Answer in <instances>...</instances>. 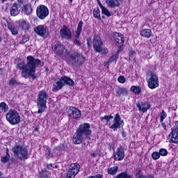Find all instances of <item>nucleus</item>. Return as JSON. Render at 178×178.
<instances>
[{
	"mask_svg": "<svg viewBox=\"0 0 178 178\" xmlns=\"http://www.w3.org/2000/svg\"><path fill=\"white\" fill-rule=\"evenodd\" d=\"M26 62V64L24 62H20L17 65V69L22 70L21 76L24 79L33 77L34 74H35V68L41 65V60L40 59L34 58L31 56L27 57Z\"/></svg>",
	"mask_w": 178,
	"mask_h": 178,
	"instance_id": "1",
	"label": "nucleus"
},
{
	"mask_svg": "<svg viewBox=\"0 0 178 178\" xmlns=\"http://www.w3.org/2000/svg\"><path fill=\"white\" fill-rule=\"evenodd\" d=\"M65 57L67 58V62L72 67H77V66H81L86 62V58L83 55L80 53H77L76 51L69 53L67 51L65 52Z\"/></svg>",
	"mask_w": 178,
	"mask_h": 178,
	"instance_id": "2",
	"label": "nucleus"
},
{
	"mask_svg": "<svg viewBox=\"0 0 178 178\" xmlns=\"http://www.w3.org/2000/svg\"><path fill=\"white\" fill-rule=\"evenodd\" d=\"M49 97L48 93L45 90L39 92L37 98L38 113H43L45 109H47V101H48Z\"/></svg>",
	"mask_w": 178,
	"mask_h": 178,
	"instance_id": "3",
	"label": "nucleus"
},
{
	"mask_svg": "<svg viewBox=\"0 0 178 178\" xmlns=\"http://www.w3.org/2000/svg\"><path fill=\"white\" fill-rule=\"evenodd\" d=\"M65 85L73 87V86H74V81L70 79V77L66 76H62L59 80L54 82L53 85V91L55 92L59 91V90H62Z\"/></svg>",
	"mask_w": 178,
	"mask_h": 178,
	"instance_id": "4",
	"label": "nucleus"
},
{
	"mask_svg": "<svg viewBox=\"0 0 178 178\" xmlns=\"http://www.w3.org/2000/svg\"><path fill=\"white\" fill-rule=\"evenodd\" d=\"M13 152L20 161H26V159H29V156H30L27 148L20 145H15L13 147Z\"/></svg>",
	"mask_w": 178,
	"mask_h": 178,
	"instance_id": "5",
	"label": "nucleus"
},
{
	"mask_svg": "<svg viewBox=\"0 0 178 178\" xmlns=\"http://www.w3.org/2000/svg\"><path fill=\"white\" fill-rule=\"evenodd\" d=\"M6 119L12 126H16L20 123V113L15 109H10L6 115Z\"/></svg>",
	"mask_w": 178,
	"mask_h": 178,
	"instance_id": "6",
	"label": "nucleus"
},
{
	"mask_svg": "<svg viewBox=\"0 0 178 178\" xmlns=\"http://www.w3.org/2000/svg\"><path fill=\"white\" fill-rule=\"evenodd\" d=\"M147 86L151 90L159 87V79H158V76L152 72L147 76Z\"/></svg>",
	"mask_w": 178,
	"mask_h": 178,
	"instance_id": "7",
	"label": "nucleus"
},
{
	"mask_svg": "<svg viewBox=\"0 0 178 178\" xmlns=\"http://www.w3.org/2000/svg\"><path fill=\"white\" fill-rule=\"evenodd\" d=\"M124 125V122L123 121L122 118H120V115L119 113H117L114 117L113 123L110 125L109 129H112L113 131H118V129H120V127Z\"/></svg>",
	"mask_w": 178,
	"mask_h": 178,
	"instance_id": "8",
	"label": "nucleus"
},
{
	"mask_svg": "<svg viewBox=\"0 0 178 178\" xmlns=\"http://www.w3.org/2000/svg\"><path fill=\"white\" fill-rule=\"evenodd\" d=\"M36 15L39 19L44 20L49 15V10L44 5L38 6L36 9Z\"/></svg>",
	"mask_w": 178,
	"mask_h": 178,
	"instance_id": "9",
	"label": "nucleus"
},
{
	"mask_svg": "<svg viewBox=\"0 0 178 178\" xmlns=\"http://www.w3.org/2000/svg\"><path fill=\"white\" fill-rule=\"evenodd\" d=\"M67 113L70 118L72 119H79L81 117V111L79 108L74 106H69L66 108Z\"/></svg>",
	"mask_w": 178,
	"mask_h": 178,
	"instance_id": "10",
	"label": "nucleus"
},
{
	"mask_svg": "<svg viewBox=\"0 0 178 178\" xmlns=\"http://www.w3.org/2000/svg\"><path fill=\"white\" fill-rule=\"evenodd\" d=\"M90 124L88 123L81 124L79 126L76 131L79 132L81 134H82V136L87 138L91 134V130H90Z\"/></svg>",
	"mask_w": 178,
	"mask_h": 178,
	"instance_id": "11",
	"label": "nucleus"
},
{
	"mask_svg": "<svg viewBox=\"0 0 178 178\" xmlns=\"http://www.w3.org/2000/svg\"><path fill=\"white\" fill-rule=\"evenodd\" d=\"M83 30V21H80L77 26V29L76 31L75 39L74 40V45L76 47H81V42L79 38H80V34Z\"/></svg>",
	"mask_w": 178,
	"mask_h": 178,
	"instance_id": "12",
	"label": "nucleus"
},
{
	"mask_svg": "<svg viewBox=\"0 0 178 178\" xmlns=\"http://www.w3.org/2000/svg\"><path fill=\"white\" fill-rule=\"evenodd\" d=\"M114 40L116 47H118L119 49H122V47L124 45V35L122 33H115Z\"/></svg>",
	"mask_w": 178,
	"mask_h": 178,
	"instance_id": "13",
	"label": "nucleus"
},
{
	"mask_svg": "<svg viewBox=\"0 0 178 178\" xmlns=\"http://www.w3.org/2000/svg\"><path fill=\"white\" fill-rule=\"evenodd\" d=\"M34 31L38 35H40V37H43L44 38L48 36V28L44 25H38L35 27Z\"/></svg>",
	"mask_w": 178,
	"mask_h": 178,
	"instance_id": "14",
	"label": "nucleus"
},
{
	"mask_svg": "<svg viewBox=\"0 0 178 178\" xmlns=\"http://www.w3.org/2000/svg\"><path fill=\"white\" fill-rule=\"evenodd\" d=\"M60 35L64 40H70L72 39V31L69 27L64 25L60 30Z\"/></svg>",
	"mask_w": 178,
	"mask_h": 178,
	"instance_id": "15",
	"label": "nucleus"
},
{
	"mask_svg": "<svg viewBox=\"0 0 178 178\" xmlns=\"http://www.w3.org/2000/svg\"><path fill=\"white\" fill-rule=\"evenodd\" d=\"M114 161H123L124 159V150L122 147H118L114 153Z\"/></svg>",
	"mask_w": 178,
	"mask_h": 178,
	"instance_id": "16",
	"label": "nucleus"
},
{
	"mask_svg": "<svg viewBox=\"0 0 178 178\" xmlns=\"http://www.w3.org/2000/svg\"><path fill=\"white\" fill-rule=\"evenodd\" d=\"M92 44H93V48L95 51H99V47L104 45V43L102 42V40L101 39V37L98 35H95L92 40Z\"/></svg>",
	"mask_w": 178,
	"mask_h": 178,
	"instance_id": "17",
	"label": "nucleus"
},
{
	"mask_svg": "<svg viewBox=\"0 0 178 178\" xmlns=\"http://www.w3.org/2000/svg\"><path fill=\"white\" fill-rule=\"evenodd\" d=\"M52 50L56 55L60 56L65 52V46L61 44H56L52 46Z\"/></svg>",
	"mask_w": 178,
	"mask_h": 178,
	"instance_id": "18",
	"label": "nucleus"
},
{
	"mask_svg": "<svg viewBox=\"0 0 178 178\" xmlns=\"http://www.w3.org/2000/svg\"><path fill=\"white\" fill-rule=\"evenodd\" d=\"M137 108H138L140 112H142V113H145L149 108H151V104L148 103V102H142L140 103H138Z\"/></svg>",
	"mask_w": 178,
	"mask_h": 178,
	"instance_id": "19",
	"label": "nucleus"
},
{
	"mask_svg": "<svg viewBox=\"0 0 178 178\" xmlns=\"http://www.w3.org/2000/svg\"><path fill=\"white\" fill-rule=\"evenodd\" d=\"M84 138H86L83 136V134H81V133L76 131L73 136L72 141L74 144H81Z\"/></svg>",
	"mask_w": 178,
	"mask_h": 178,
	"instance_id": "20",
	"label": "nucleus"
},
{
	"mask_svg": "<svg viewBox=\"0 0 178 178\" xmlns=\"http://www.w3.org/2000/svg\"><path fill=\"white\" fill-rule=\"evenodd\" d=\"M79 171H80V164L75 163H72L70 165L69 170L67 172L76 176Z\"/></svg>",
	"mask_w": 178,
	"mask_h": 178,
	"instance_id": "21",
	"label": "nucleus"
},
{
	"mask_svg": "<svg viewBox=\"0 0 178 178\" xmlns=\"http://www.w3.org/2000/svg\"><path fill=\"white\" fill-rule=\"evenodd\" d=\"M119 1L120 0H106V3L108 8L115 9V8H119L120 6Z\"/></svg>",
	"mask_w": 178,
	"mask_h": 178,
	"instance_id": "22",
	"label": "nucleus"
},
{
	"mask_svg": "<svg viewBox=\"0 0 178 178\" xmlns=\"http://www.w3.org/2000/svg\"><path fill=\"white\" fill-rule=\"evenodd\" d=\"M20 13V6L17 3H15L10 8L11 16H17Z\"/></svg>",
	"mask_w": 178,
	"mask_h": 178,
	"instance_id": "23",
	"label": "nucleus"
},
{
	"mask_svg": "<svg viewBox=\"0 0 178 178\" xmlns=\"http://www.w3.org/2000/svg\"><path fill=\"white\" fill-rule=\"evenodd\" d=\"M115 93H116L117 97H127V95H128L127 88H121L119 87L116 88Z\"/></svg>",
	"mask_w": 178,
	"mask_h": 178,
	"instance_id": "24",
	"label": "nucleus"
},
{
	"mask_svg": "<svg viewBox=\"0 0 178 178\" xmlns=\"http://www.w3.org/2000/svg\"><path fill=\"white\" fill-rule=\"evenodd\" d=\"M19 26L22 27V30L27 31L30 29V23L24 19H21L19 21Z\"/></svg>",
	"mask_w": 178,
	"mask_h": 178,
	"instance_id": "25",
	"label": "nucleus"
},
{
	"mask_svg": "<svg viewBox=\"0 0 178 178\" xmlns=\"http://www.w3.org/2000/svg\"><path fill=\"white\" fill-rule=\"evenodd\" d=\"M171 136L170 143H174V144H178V132L171 131L170 134Z\"/></svg>",
	"mask_w": 178,
	"mask_h": 178,
	"instance_id": "26",
	"label": "nucleus"
},
{
	"mask_svg": "<svg viewBox=\"0 0 178 178\" xmlns=\"http://www.w3.org/2000/svg\"><path fill=\"white\" fill-rule=\"evenodd\" d=\"M152 34V31L150 29H143L140 31V35L144 38H149Z\"/></svg>",
	"mask_w": 178,
	"mask_h": 178,
	"instance_id": "27",
	"label": "nucleus"
},
{
	"mask_svg": "<svg viewBox=\"0 0 178 178\" xmlns=\"http://www.w3.org/2000/svg\"><path fill=\"white\" fill-rule=\"evenodd\" d=\"M22 10L24 13V15H29L31 14V12H33V8H31V5L26 4L24 6Z\"/></svg>",
	"mask_w": 178,
	"mask_h": 178,
	"instance_id": "28",
	"label": "nucleus"
},
{
	"mask_svg": "<svg viewBox=\"0 0 178 178\" xmlns=\"http://www.w3.org/2000/svg\"><path fill=\"white\" fill-rule=\"evenodd\" d=\"M99 7L102 9V15H105L106 16H107V17L112 16V14L111 13V12H109V10H108V8H106L102 4H99Z\"/></svg>",
	"mask_w": 178,
	"mask_h": 178,
	"instance_id": "29",
	"label": "nucleus"
},
{
	"mask_svg": "<svg viewBox=\"0 0 178 178\" xmlns=\"http://www.w3.org/2000/svg\"><path fill=\"white\" fill-rule=\"evenodd\" d=\"M8 29L11 31L12 34L16 35L19 33L17 28L12 25V24H8Z\"/></svg>",
	"mask_w": 178,
	"mask_h": 178,
	"instance_id": "30",
	"label": "nucleus"
},
{
	"mask_svg": "<svg viewBox=\"0 0 178 178\" xmlns=\"http://www.w3.org/2000/svg\"><path fill=\"white\" fill-rule=\"evenodd\" d=\"M118 170H119V167L115 165V166L111 167V168H108V175H111L113 176V175H116V173H118Z\"/></svg>",
	"mask_w": 178,
	"mask_h": 178,
	"instance_id": "31",
	"label": "nucleus"
},
{
	"mask_svg": "<svg viewBox=\"0 0 178 178\" xmlns=\"http://www.w3.org/2000/svg\"><path fill=\"white\" fill-rule=\"evenodd\" d=\"M8 84L10 87H17V86H20V83L14 78L10 79Z\"/></svg>",
	"mask_w": 178,
	"mask_h": 178,
	"instance_id": "32",
	"label": "nucleus"
},
{
	"mask_svg": "<svg viewBox=\"0 0 178 178\" xmlns=\"http://www.w3.org/2000/svg\"><path fill=\"white\" fill-rule=\"evenodd\" d=\"M0 109L2 112L6 113L9 111V106L6 103H5V102H2L0 103Z\"/></svg>",
	"mask_w": 178,
	"mask_h": 178,
	"instance_id": "33",
	"label": "nucleus"
},
{
	"mask_svg": "<svg viewBox=\"0 0 178 178\" xmlns=\"http://www.w3.org/2000/svg\"><path fill=\"white\" fill-rule=\"evenodd\" d=\"M113 178H131V175L127 174V171L121 172Z\"/></svg>",
	"mask_w": 178,
	"mask_h": 178,
	"instance_id": "34",
	"label": "nucleus"
},
{
	"mask_svg": "<svg viewBox=\"0 0 178 178\" xmlns=\"http://www.w3.org/2000/svg\"><path fill=\"white\" fill-rule=\"evenodd\" d=\"M45 156L46 158H51V156H54V154L51 153V149H49V146H45Z\"/></svg>",
	"mask_w": 178,
	"mask_h": 178,
	"instance_id": "35",
	"label": "nucleus"
},
{
	"mask_svg": "<svg viewBox=\"0 0 178 178\" xmlns=\"http://www.w3.org/2000/svg\"><path fill=\"white\" fill-rule=\"evenodd\" d=\"M93 16L96 19H101V11L98 8H95L93 10Z\"/></svg>",
	"mask_w": 178,
	"mask_h": 178,
	"instance_id": "36",
	"label": "nucleus"
},
{
	"mask_svg": "<svg viewBox=\"0 0 178 178\" xmlns=\"http://www.w3.org/2000/svg\"><path fill=\"white\" fill-rule=\"evenodd\" d=\"M131 91L135 94H140L141 92V88L139 86H131Z\"/></svg>",
	"mask_w": 178,
	"mask_h": 178,
	"instance_id": "37",
	"label": "nucleus"
},
{
	"mask_svg": "<svg viewBox=\"0 0 178 178\" xmlns=\"http://www.w3.org/2000/svg\"><path fill=\"white\" fill-rule=\"evenodd\" d=\"M159 116H160V122L162 123L163 120L166 119L168 114L165 111L163 110L162 112L160 113Z\"/></svg>",
	"mask_w": 178,
	"mask_h": 178,
	"instance_id": "38",
	"label": "nucleus"
},
{
	"mask_svg": "<svg viewBox=\"0 0 178 178\" xmlns=\"http://www.w3.org/2000/svg\"><path fill=\"white\" fill-rule=\"evenodd\" d=\"M10 158V156L9 155V151L7 150L6 155L5 156L1 157V162H3V163H7Z\"/></svg>",
	"mask_w": 178,
	"mask_h": 178,
	"instance_id": "39",
	"label": "nucleus"
},
{
	"mask_svg": "<svg viewBox=\"0 0 178 178\" xmlns=\"http://www.w3.org/2000/svg\"><path fill=\"white\" fill-rule=\"evenodd\" d=\"M96 52H99L102 55H106L108 54V49L100 47L99 51H96Z\"/></svg>",
	"mask_w": 178,
	"mask_h": 178,
	"instance_id": "40",
	"label": "nucleus"
},
{
	"mask_svg": "<svg viewBox=\"0 0 178 178\" xmlns=\"http://www.w3.org/2000/svg\"><path fill=\"white\" fill-rule=\"evenodd\" d=\"M113 119V115H105L104 117H101L102 120H106V123H109L111 122V120Z\"/></svg>",
	"mask_w": 178,
	"mask_h": 178,
	"instance_id": "41",
	"label": "nucleus"
},
{
	"mask_svg": "<svg viewBox=\"0 0 178 178\" xmlns=\"http://www.w3.org/2000/svg\"><path fill=\"white\" fill-rule=\"evenodd\" d=\"M40 177L48 178L49 177V172H48L47 171H42L40 172Z\"/></svg>",
	"mask_w": 178,
	"mask_h": 178,
	"instance_id": "42",
	"label": "nucleus"
},
{
	"mask_svg": "<svg viewBox=\"0 0 178 178\" xmlns=\"http://www.w3.org/2000/svg\"><path fill=\"white\" fill-rule=\"evenodd\" d=\"M152 157L155 160L159 159V158H161V154L158 152H154L152 154Z\"/></svg>",
	"mask_w": 178,
	"mask_h": 178,
	"instance_id": "43",
	"label": "nucleus"
},
{
	"mask_svg": "<svg viewBox=\"0 0 178 178\" xmlns=\"http://www.w3.org/2000/svg\"><path fill=\"white\" fill-rule=\"evenodd\" d=\"M161 156H166L168 155V150L166 149H160L159 152Z\"/></svg>",
	"mask_w": 178,
	"mask_h": 178,
	"instance_id": "44",
	"label": "nucleus"
},
{
	"mask_svg": "<svg viewBox=\"0 0 178 178\" xmlns=\"http://www.w3.org/2000/svg\"><path fill=\"white\" fill-rule=\"evenodd\" d=\"M118 83H120L121 84H124V83H126V78H124V76H120L118 77Z\"/></svg>",
	"mask_w": 178,
	"mask_h": 178,
	"instance_id": "45",
	"label": "nucleus"
},
{
	"mask_svg": "<svg viewBox=\"0 0 178 178\" xmlns=\"http://www.w3.org/2000/svg\"><path fill=\"white\" fill-rule=\"evenodd\" d=\"M76 177V175H74V174H72L70 172H69L68 171L67 172V173L65 175V178H74Z\"/></svg>",
	"mask_w": 178,
	"mask_h": 178,
	"instance_id": "46",
	"label": "nucleus"
},
{
	"mask_svg": "<svg viewBox=\"0 0 178 178\" xmlns=\"http://www.w3.org/2000/svg\"><path fill=\"white\" fill-rule=\"evenodd\" d=\"M136 178H154V177L150 175H138V174H137L136 176Z\"/></svg>",
	"mask_w": 178,
	"mask_h": 178,
	"instance_id": "47",
	"label": "nucleus"
},
{
	"mask_svg": "<svg viewBox=\"0 0 178 178\" xmlns=\"http://www.w3.org/2000/svg\"><path fill=\"white\" fill-rule=\"evenodd\" d=\"M29 40H30V38H29V36H23L21 44H26V42L29 41Z\"/></svg>",
	"mask_w": 178,
	"mask_h": 178,
	"instance_id": "48",
	"label": "nucleus"
},
{
	"mask_svg": "<svg viewBox=\"0 0 178 178\" xmlns=\"http://www.w3.org/2000/svg\"><path fill=\"white\" fill-rule=\"evenodd\" d=\"M172 131L178 132V121L175 122V127H173Z\"/></svg>",
	"mask_w": 178,
	"mask_h": 178,
	"instance_id": "49",
	"label": "nucleus"
},
{
	"mask_svg": "<svg viewBox=\"0 0 178 178\" xmlns=\"http://www.w3.org/2000/svg\"><path fill=\"white\" fill-rule=\"evenodd\" d=\"M136 55V51L133 50L129 51V56L130 58H133Z\"/></svg>",
	"mask_w": 178,
	"mask_h": 178,
	"instance_id": "50",
	"label": "nucleus"
},
{
	"mask_svg": "<svg viewBox=\"0 0 178 178\" xmlns=\"http://www.w3.org/2000/svg\"><path fill=\"white\" fill-rule=\"evenodd\" d=\"M47 168L50 170H54V165H52V163L48 164L47 165Z\"/></svg>",
	"mask_w": 178,
	"mask_h": 178,
	"instance_id": "51",
	"label": "nucleus"
},
{
	"mask_svg": "<svg viewBox=\"0 0 178 178\" xmlns=\"http://www.w3.org/2000/svg\"><path fill=\"white\" fill-rule=\"evenodd\" d=\"M161 126L163 127V129H164V130H166V125L163 123V122H161Z\"/></svg>",
	"mask_w": 178,
	"mask_h": 178,
	"instance_id": "52",
	"label": "nucleus"
},
{
	"mask_svg": "<svg viewBox=\"0 0 178 178\" xmlns=\"http://www.w3.org/2000/svg\"><path fill=\"white\" fill-rule=\"evenodd\" d=\"M97 155H98V154H97V153H92L91 154V156H92V158H96V156H97Z\"/></svg>",
	"mask_w": 178,
	"mask_h": 178,
	"instance_id": "53",
	"label": "nucleus"
},
{
	"mask_svg": "<svg viewBox=\"0 0 178 178\" xmlns=\"http://www.w3.org/2000/svg\"><path fill=\"white\" fill-rule=\"evenodd\" d=\"M97 3H98L99 6V4L102 5V3H101V1H99V0H97Z\"/></svg>",
	"mask_w": 178,
	"mask_h": 178,
	"instance_id": "54",
	"label": "nucleus"
},
{
	"mask_svg": "<svg viewBox=\"0 0 178 178\" xmlns=\"http://www.w3.org/2000/svg\"><path fill=\"white\" fill-rule=\"evenodd\" d=\"M54 168H55L56 169V168H58V165H54Z\"/></svg>",
	"mask_w": 178,
	"mask_h": 178,
	"instance_id": "55",
	"label": "nucleus"
},
{
	"mask_svg": "<svg viewBox=\"0 0 178 178\" xmlns=\"http://www.w3.org/2000/svg\"><path fill=\"white\" fill-rule=\"evenodd\" d=\"M87 45H88V47H90V42H87Z\"/></svg>",
	"mask_w": 178,
	"mask_h": 178,
	"instance_id": "56",
	"label": "nucleus"
},
{
	"mask_svg": "<svg viewBox=\"0 0 178 178\" xmlns=\"http://www.w3.org/2000/svg\"><path fill=\"white\" fill-rule=\"evenodd\" d=\"M38 130V128L36 127V128L35 129V131H37Z\"/></svg>",
	"mask_w": 178,
	"mask_h": 178,
	"instance_id": "57",
	"label": "nucleus"
},
{
	"mask_svg": "<svg viewBox=\"0 0 178 178\" xmlns=\"http://www.w3.org/2000/svg\"><path fill=\"white\" fill-rule=\"evenodd\" d=\"M18 2H23V0H18Z\"/></svg>",
	"mask_w": 178,
	"mask_h": 178,
	"instance_id": "58",
	"label": "nucleus"
},
{
	"mask_svg": "<svg viewBox=\"0 0 178 178\" xmlns=\"http://www.w3.org/2000/svg\"><path fill=\"white\" fill-rule=\"evenodd\" d=\"M2 176V173L0 172V178Z\"/></svg>",
	"mask_w": 178,
	"mask_h": 178,
	"instance_id": "59",
	"label": "nucleus"
},
{
	"mask_svg": "<svg viewBox=\"0 0 178 178\" xmlns=\"http://www.w3.org/2000/svg\"><path fill=\"white\" fill-rule=\"evenodd\" d=\"M70 1V2H73V0H69Z\"/></svg>",
	"mask_w": 178,
	"mask_h": 178,
	"instance_id": "60",
	"label": "nucleus"
},
{
	"mask_svg": "<svg viewBox=\"0 0 178 178\" xmlns=\"http://www.w3.org/2000/svg\"><path fill=\"white\" fill-rule=\"evenodd\" d=\"M8 1V0H3V2H5V1Z\"/></svg>",
	"mask_w": 178,
	"mask_h": 178,
	"instance_id": "61",
	"label": "nucleus"
}]
</instances>
